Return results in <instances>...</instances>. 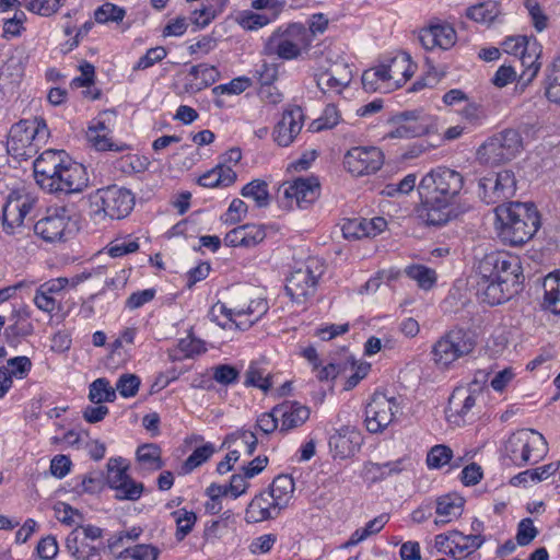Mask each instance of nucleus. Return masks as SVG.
<instances>
[{"mask_svg":"<svg viewBox=\"0 0 560 560\" xmlns=\"http://www.w3.org/2000/svg\"><path fill=\"white\" fill-rule=\"evenodd\" d=\"M477 273V295L489 305L502 304L522 290L521 260L506 252L486 254L478 264Z\"/></svg>","mask_w":560,"mask_h":560,"instance_id":"obj_1","label":"nucleus"},{"mask_svg":"<svg viewBox=\"0 0 560 560\" xmlns=\"http://www.w3.org/2000/svg\"><path fill=\"white\" fill-rule=\"evenodd\" d=\"M463 185L462 174L444 166H439L422 177L419 184L423 198L421 215L428 224L443 225L458 215L455 200Z\"/></svg>","mask_w":560,"mask_h":560,"instance_id":"obj_2","label":"nucleus"},{"mask_svg":"<svg viewBox=\"0 0 560 560\" xmlns=\"http://www.w3.org/2000/svg\"><path fill=\"white\" fill-rule=\"evenodd\" d=\"M36 184L55 195L83 191L89 185L85 167L63 150H45L33 163Z\"/></svg>","mask_w":560,"mask_h":560,"instance_id":"obj_3","label":"nucleus"},{"mask_svg":"<svg viewBox=\"0 0 560 560\" xmlns=\"http://www.w3.org/2000/svg\"><path fill=\"white\" fill-rule=\"evenodd\" d=\"M497 229L504 243L518 246L529 241L540 226L533 203L509 202L495 208Z\"/></svg>","mask_w":560,"mask_h":560,"instance_id":"obj_4","label":"nucleus"},{"mask_svg":"<svg viewBox=\"0 0 560 560\" xmlns=\"http://www.w3.org/2000/svg\"><path fill=\"white\" fill-rule=\"evenodd\" d=\"M477 346L474 331L453 328L442 335L432 346V361L439 370H451L456 362L471 355Z\"/></svg>","mask_w":560,"mask_h":560,"instance_id":"obj_5","label":"nucleus"},{"mask_svg":"<svg viewBox=\"0 0 560 560\" xmlns=\"http://www.w3.org/2000/svg\"><path fill=\"white\" fill-rule=\"evenodd\" d=\"M49 137L43 118L22 119L11 126L7 150L16 160L33 158Z\"/></svg>","mask_w":560,"mask_h":560,"instance_id":"obj_6","label":"nucleus"},{"mask_svg":"<svg viewBox=\"0 0 560 560\" xmlns=\"http://www.w3.org/2000/svg\"><path fill=\"white\" fill-rule=\"evenodd\" d=\"M548 452L545 436L533 429H521L513 432L504 444V454L516 466L536 464Z\"/></svg>","mask_w":560,"mask_h":560,"instance_id":"obj_7","label":"nucleus"},{"mask_svg":"<svg viewBox=\"0 0 560 560\" xmlns=\"http://www.w3.org/2000/svg\"><path fill=\"white\" fill-rule=\"evenodd\" d=\"M310 46L307 30L302 24H291L284 31L273 32L264 45V55L283 60L296 59Z\"/></svg>","mask_w":560,"mask_h":560,"instance_id":"obj_8","label":"nucleus"},{"mask_svg":"<svg viewBox=\"0 0 560 560\" xmlns=\"http://www.w3.org/2000/svg\"><path fill=\"white\" fill-rule=\"evenodd\" d=\"M522 149L518 131L506 129L488 139L477 151V159L486 165H499L516 156Z\"/></svg>","mask_w":560,"mask_h":560,"instance_id":"obj_9","label":"nucleus"},{"mask_svg":"<svg viewBox=\"0 0 560 560\" xmlns=\"http://www.w3.org/2000/svg\"><path fill=\"white\" fill-rule=\"evenodd\" d=\"M231 311L236 320L237 329H248L268 311V303L262 298H253L250 288H241L234 291L231 301Z\"/></svg>","mask_w":560,"mask_h":560,"instance_id":"obj_10","label":"nucleus"},{"mask_svg":"<svg viewBox=\"0 0 560 560\" xmlns=\"http://www.w3.org/2000/svg\"><path fill=\"white\" fill-rule=\"evenodd\" d=\"M485 396L486 390L478 382H471L467 387L454 389L446 409L448 421L458 427L464 424L474 407L483 402Z\"/></svg>","mask_w":560,"mask_h":560,"instance_id":"obj_11","label":"nucleus"},{"mask_svg":"<svg viewBox=\"0 0 560 560\" xmlns=\"http://www.w3.org/2000/svg\"><path fill=\"white\" fill-rule=\"evenodd\" d=\"M323 266L315 258H308L301 267L292 271L287 280L285 290L292 300L303 302L313 295L317 280L323 275Z\"/></svg>","mask_w":560,"mask_h":560,"instance_id":"obj_12","label":"nucleus"},{"mask_svg":"<svg viewBox=\"0 0 560 560\" xmlns=\"http://www.w3.org/2000/svg\"><path fill=\"white\" fill-rule=\"evenodd\" d=\"M396 397L383 393H374L365 407V427L371 433L383 432L395 419L399 411Z\"/></svg>","mask_w":560,"mask_h":560,"instance_id":"obj_13","label":"nucleus"},{"mask_svg":"<svg viewBox=\"0 0 560 560\" xmlns=\"http://www.w3.org/2000/svg\"><path fill=\"white\" fill-rule=\"evenodd\" d=\"M516 180L513 172L501 171L479 180V195L488 205L498 203L514 196Z\"/></svg>","mask_w":560,"mask_h":560,"instance_id":"obj_14","label":"nucleus"},{"mask_svg":"<svg viewBox=\"0 0 560 560\" xmlns=\"http://www.w3.org/2000/svg\"><path fill=\"white\" fill-rule=\"evenodd\" d=\"M351 80L352 71L343 60H336L328 67H320L315 73L317 88L329 97L341 94Z\"/></svg>","mask_w":560,"mask_h":560,"instance_id":"obj_15","label":"nucleus"},{"mask_svg":"<svg viewBox=\"0 0 560 560\" xmlns=\"http://www.w3.org/2000/svg\"><path fill=\"white\" fill-rule=\"evenodd\" d=\"M35 206V199L28 194L12 191L2 208V226L8 234H14Z\"/></svg>","mask_w":560,"mask_h":560,"instance_id":"obj_16","label":"nucleus"},{"mask_svg":"<svg viewBox=\"0 0 560 560\" xmlns=\"http://www.w3.org/2000/svg\"><path fill=\"white\" fill-rule=\"evenodd\" d=\"M384 162L382 151L375 147H355L350 149L343 160L346 168L355 176L375 173Z\"/></svg>","mask_w":560,"mask_h":560,"instance_id":"obj_17","label":"nucleus"},{"mask_svg":"<svg viewBox=\"0 0 560 560\" xmlns=\"http://www.w3.org/2000/svg\"><path fill=\"white\" fill-rule=\"evenodd\" d=\"M435 129L434 119L422 112H406L397 117L396 127L387 133L390 139H409L430 133Z\"/></svg>","mask_w":560,"mask_h":560,"instance_id":"obj_18","label":"nucleus"},{"mask_svg":"<svg viewBox=\"0 0 560 560\" xmlns=\"http://www.w3.org/2000/svg\"><path fill=\"white\" fill-rule=\"evenodd\" d=\"M305 116L298 105H289L272 130L273 141L282 148L291 145L301 133Z\"/></svg>","mask_w":560,"mask_h":560,"instance_id":"obj_19","label":"nucleus"},{"mask_svg":"<svg viewBox=\"0 0 560 560\" xmlns=\"http://www.w3.org/2000/svg\"><path fill=\"white\" fill-rule=\"evenodd\" d=\"M98 197L105 215L110 219L119 220L127 217L135 206L131 191L116 185L100 189Z\"/></svg>","mask_w":560,"mask_h":560,"instance_id":"obj_20","label":"nucleus"},{"mask_svg":"<svg viewBox=\"0 0 560 560\" xmlns=\"http://www.w3.org/2000/svg\"><path fill=\"white\" fill-rule=\"evenodd\" d=\"M70 214L66 207L49 208L34 225V232L46 242L61 241L67 233Z\"/></svg>","mask_w":560,"mask_h":560,"instance_id":"obj_21","label":"nucleus"},{"mask_svg":"<svg viewBox=\"0 0 560 560\" xmlns=\"http://www.w3.org/2000/svg\"><path fill=\"white\" fill-rule=\"evenodd\" d=\"M319 184L316 178H296L283 185V196L288 206L307 208L318 196Z\"/></svg>","mask_w":560,"mask_h":560,"instance_id":"obj_22","label":"nucleus"},{"mask_svg":"<svg viewBox=\"0 0 560 560\" xmlns=\"http://www.w3.org/2000/svg\"><path fill=\"white\" fill-rule=\"evenodd\" d=\"M363 436L351 425L341 427L329 439V447L336 457L348 458L353 456L361 447Z\"/></svg>","mask_w":560,"mask_h":560,"instance_id":"obj_23","label":"nucleus"},{"mask_svg":"<svg viewBox=\"0 0 560 560\" xmlns=\"http://www.w3.org/2000/svg\"><path fill=\"white\" fill-rule=\"evenodd\" d=\"M273 411L280 418L281 433L302 427L311 415L310 408L296 400H285L275 406Z\"/></svg>","mask_w":560,"mask_h":560,"instance_id":"obj_24","label":"nucleus"},{"mask_svg":"<svg viewBox=\"0 0 560 560\" xmlns=\"http://www.w3.org/2000/svg\"><path fill=\"white\" fill-rule=\"evenodd\" d=\"M387 226L382 217L372 219L354 218L347 220L341 228L342 235L347 240H360L363 237H375Z\"/></svg>","mask_w":560,"mask_h":560,"instance_id":"obj_25","label":"nucleus"},{"mask_svg":"<svg viewBox=\"0 0 560 560\" xmlns=\"http://www.w3.org/2000/svg\"><path fill=\"white\" fill-rule=\"evenodd\" d=\"M419 40L427 50L434 48L446 50L455 45L456 32L448 24L431 25L420 31Z\"/></svg>","mask_w":560,"mask_h":560,"instance_id":"obj_26","label":"nucleus"},{"mask_svg":"<svg viewBox=\"0 0 560 560\" xmlns=\"http://www.w3.org/2000/svg\"><path fill=\"white\" fill-rule=\"evenodd\" d=\"M385 69L386 78L393 85V91L405 84L415 72V65L410 56L401 52L382 63Z\"/></svg>","mask_w":560,"mask_h":560,"instance_id":"obj_27","label":"nucleus"},{"mask_svg":"<svg viewBox=\"0 0 560 560\" xmlns=\"http://www.w3.org/2000/svg\"><path fill=\"white\" fill-rule=\"evenodd\" d=\"M275 504L276 502L267 491L258 493L252 499L246 509L245 521L247 523H259L276 518L281 510Z\"/></svg>","mask_w":560,"mask_h":560,"instance_id":"obj_28","label":"nucleus"},{"mask_svg":"<svg viewBox=\"0 0 560 560\" xmlns=\"http://www.w3.org/2000/svg\"><path fill=\"white\" fill-rule=\"evenodd\" d=\"M266 237L265 229L257 224H244L225 234L224 242L232 247H253Z\"/></svg>","mask_w":560,"mask_h":560,"instance_id":"obj_29","label":"nucleus"},{"mask_svg":"<svg viewBox=\"0 0 560 560\" xmlns=\"http://www.w3.org/2000/svg\"><path fill=\"white\" fill-rule=\"evenodd\" d=\"M465 500L453 492L436 498L435 501V525H445L457 520L464 510Z\"/></svg>","mask_w":560,"mask_h":560,"instance_id":"obj_30","label":"nucleus"},{"mask_svg":"<svg viewBox=\"0 0 560 560\" xmlns=\"http://www.w3.org/2000/svg\"><path fill=\"white\" fill-rule=\"evenodd\" d=\"M67 285V278L63 277L51 279L40 284L34 296L35 305L43 312H54L58 306L55 294L60 293Z\"/></svg>","mask_w":560,"mask_h":560,"instance_id":"obj_31","label":"nucleus"},{"mask_svg":"<svg viewBox=\"0 0 560 560\" xmlns=\"http://www.w3.org/2000/svg\"><path fill=\"white\" fill-rule=\"evenodd\" d=\"M112 131L102 117L94 119L86 130L89 143L97 151H122L126 147L118 145L112 140Z\"/></svg>","mask_w":560,"mask_h":560,"instance_id":"obj_32","label":"nucleus"},{"mask_svg":"<svg viewBox=\"0 0 560 560\" xmlns=\"http://www.w3.org/2000/svg\"><path fill=\"white\" fill-rule=\"evenodd\" d=\"M541 55V47L537 40L529 42L526 51L520 54L518 61L523 67L520 74V82L523 85L529 84L538 74L541 62L539 61Z\"/></svg>","mask_w":560,"mask_h":560,"instance_id":"obj_33","label":"nucleus"},{"mask_svg":"<svg viewBox=\"0 0 560 560\" xmlns=\"http://www.w3.org/2000/svg\"><path fill=\"white\" fill-rule=\"evenodd\" d=\"M66 548L75 560H101L100 550L80 537L79 528L68 535Z\"/></svg>","mask_w":560,"mask_h":560,"instance_id":"obj_34","label":"nucleus"},{"mask_svg":"<svg viewBox=\"0 0 560 560\" xmlns=\"http://www.w3.org/2000/svg\"><path fill=\"white\" fill-rule=\"evenodd\" d=\"M295 485L289 475L277 476L267 492L281 511L284 510L293 498Z\"/></svg>","mask_w":560,"mask_h":560,"instance_id":"obj_35","label":"nucleus"},{"mask_svg":"<svg viewBox=\"0 0 560 560\" xmlns=\"http://www.w3.org/2000/svg\"><path fill=\"white\" fill-rule=\"evenodd\" d=\"M544 92L549 102L560 105V55L546 67Z\"/></svg>","mask_w":560,"mask_h":560,"instance_id":"obj_36","label":"nucleus"},{"mask_svg":"<svg viewBox=\"0 0 560 560\" xmlns=\"http://www.w3.org/2000/svg\"><path fill=\"white\" fill-rule=\"evenodd\" d=\"M544 305L560 314V270L550 272L544 279Z\"/></svg>","mask_w":560,"mask_h":560,"instance_id":"obj_37","label":"nucleus"},{"mask_svg":"<svg viewBox=\"0 0 560 560\" xmlns=\"http://www.w3.org/2000/svg\"><path fill=\"white\" fill-rule=\"evenodd\" d=\"M362 84L366 92L389 93L393 91V85L387 80L382 63L363 72Z\"/></svg>","mask_w":560,"mask_h":560,"instance_id":"obj_38","label":"nucleus"},{"mask_svg":"<svg viewBox=\"0 0 560 560\" xmlns=\"http://www.w3.org/2000/svg\"><path fill=\"white\" fill-rule=\"evenodd\" d=\"M244 385L257 387L267 393L272 387L271 375L259 362H252L245 372Z\"/></svg>","mask_w":560,"mask_h":560,"instance_id":"obj_39","label":"nucleus"},{"mask_svg":"<svg viewBox=\"0 0 560 560\" xmlns=\"http://www.w3.org/2000/svg\"><path fill=\"white\" fill-rule=\"evenodd\" d=\"M250 85V80L246 77H238L231 80L229 83L217 85L212 89L214 95V105L218 108H223L225 103L222 98L223 95H238L243 93Z\"/></svg>","mask_w":560,"mask_h":560,"instance_id":"obj_40","label":"nucleus"},{"mask_svg":"<svg viewBox=\"0 0 560 560\" xmlns=\"http://www.w3.org/2000/svg\"><path fill=\"white\" fill-rule=\"evenodd\" d=\"M89 399L93 404L113 402L116 399V389L107 378H96L90 384Z\"/></svg>","mask_w":560,"mask_h":560,"instance_id":"obj_41","label":"nucleus"},{"mask_svg":"<svg viewBox=\"0 0 560 560\" xmlns=\"http://www.w3.org/2000/svg\"><path fill=\"white\" fill-rule=\"evenodd\" d=\"M242 196L250 198L259 208H265L270 202L268 185L261 179H254L242 188Z\"/></svg>","mask_w":560,"mask_h":560,"instance_id":"obj_42","label":"nucleus"},{"mask_svg":"<svg viewBox=\"0 0 560 560\" xmlns=\"http://www.w3.org/2000/svg\"><path fill=\"white\" fill-rule=\"evenodd\" d=\"M406 275L415 280L419 288L431 289L436 282V273L433 269L423 265H412L405 269Z\"/></svg>","mask_w":560,"mask_h":560,"instance_id":"obj_43","label":"nucleus"},{"mask_svg":"<svg viewBox=\"0 0 560 560\" xmlns=\"http://www.w3.org/2000/svg\"><path fill=\"white\" fill-rule=\"evenodd\" d=\"M226 1L228 0H214V4L205 5L200 10H196L191 19L192 23L198 28L208 26L211 21L223 11Z\"/></svg>","mask_w":560,"mask_h":560,"instance_id":"obj_44","label":"nucleus"},{"mask_svg":"<svg viewBox=\"0 0 560 560\" xmlns=\"http://www.w3.org/2000/svg\"><path fill=\"white\" fill-rule=\"evenodd\" d=\"M137 458L140 464L150 470L162 468L161 450L155 444H144L137 450Z\"/></svg>","mask_w":560,"mask_h":560,"instance_id":"obj_45","label":"nucleus"},{"mask_svg":"<svg viewBox=\"0 0 560 560\" xmlns=\"http://www.w3.org/2000/svg\"><path fill=\"white\" fill-rule=\"evenodd\" d=\"M208 316L211 322L224 329H231L233 326L236 328L237 318L234 317L231 306L228 307L224 303L217 302L213 304Z\"/></svg>","mask_w":560,"mask_h":560,"instance_id":"obj_46","label":"nucleus"},{"mask_svg":"<svg viewBox=\"0 0 560 560\" xmlns=\"http://www.w3.org/2000/svg\"><path fill=\"white\" fill-rule=\"evenodd\" d=\"M499 14V9L495 2L487 1L474 5L467 10L466 15L478 23H490Z\"/></svg>","mask_w":560,"mask_h":560,"instance_id":"obj_47","label":"nucleus"},{"mask_svg":"<svg viewBox=\"0 0 560 560\" xmlns=\"http://www.w3.org/2000/svg\"><path fill=\"white\" fill-rule=\"evenodd\" d=\"M485 542V538L479 535H464V534H456L454 544L455 548L452 549V552L455 553L458 551V553L462 557L468 556L479 549L482 544Z\"/></svg>","mask_w":560,"mask_h":560,"instance_id":"obj_48","label":"nucleus"},{"mask_svg":"<svg viewBox=\"0 0 560 560\" xmlns=\"http://www.w3.org/2000/svg\"><path fill=\"white\" fill-rule=\"evenodd\" d=\"M340 121V113L335 105H327L322 116L313 120L310 125V129L313 132H319L326 129H331L337 126Z\"/></svg>","mask_w":560,"mask_h":560,"instance_id":"obj_49","label":"nucleus"},{"mask_svg":"<svg viewBox=\"0 0 560 560\" xmlns=\"http://www.w3.org/2000/svg\"><path fill=\"white\" fill-rule=\"evenodd\" d=\"M176 522V539L183 540L192 529L197 516L192 511H186L185 509L177 510L172 513Z\"/></svg>","mask_w":560,"mask_h":560,"instance_id":"obj_50","label":"nucleus"},{"mask_svg":"<svg viewBox=\"0 0 560 560\" xmlns=\"http://www.w3.org/2000/svg\"><path fill=\"white\" fill-rule=\"evenodd\" d=\"M230 443H238V446L243 447L248 456H252L257 447L258 440L252 431L240 430L229 434L225 438L223 445Z\"/></svg>","mask_w":560,"mask_h":560,"instance_id":"obj_51","label":"nucleus"},{"mask_svg":"<svg viewBox=\"0 0 560 560\" xmlns=\"http://www.w3.org/2000/svg\"><path fill=\"white\" fill-rule=\"evenodd\" d=\"M139 249L137 238L131 236L119 237L112 241L107 246V253L110 257L117 258L135 253Z\"/></svg>","mask_w":560,"mask_h":560,"instance_id":"obj_52","label":"nucleus"},{"mask_svg":"<svg viewBox=\"0 0 560 560\" xmlns=\"http://www.w3.org/2000/svg\"><path fill=\"white\" fill-rule=\"evenodd\" d=\"M107 481L110 488H121L122 482L129 477L127 466L121 458H110L107 463Z\"/></svg>","mask_w":560,"mask_h":560,"instance_id":"obj_53","label":"nucleus"},{"mask_svg":"<svg viewBox=\"0 0 560 560\" xmlns=\"http://www.w3.org/2000/svg\"><path fill=\"white\" fill-rule=\"evenodd\" d=\"M189 74L195 79L200 80V83L197 85L198 90L213 84L220 75L214 66H209L207 63L192 66L190 68Z\"/></svg>","mask_w":560,"mask_h":560,"instance_id":"obj_54","label":"nucleus"},{"mask_svg":"<svg viewBox=\"0 0 560 560\" xmlns=\"http://www.w3.org/2000/svg\"><path fill=\"white\" fill-rule=\"evenodd\" d=\"M126 15L125 9L106 2L98 7L94 12L95 21L98 23H108V22H121Z\"/></svg>","mask_w":560,"mask_h":560,"instance_id":"obj_55","label":"nucleus"},{"mask_svg":"<svg viewBox=\"0 0 560 560\" xmlns=\"http://www.w3.org/2000/svg\"><path fill=\"white\" fill-rule=\"evenodd\" d=\"M404 469L402 460L387 462L384 464L369 463L365 465V471L368 475H372V479L385 478L393 474H399Z\"/></svg>","mask_w":560,"mask_h":560,"instance_id":"obj_56","label":"nucleus"},{"mask_svg":"<svg viewBox=\"0 0 560 560\" xmlns=\"http://www.w3.org/2000/svg\"><path fill=\"white\" fill-rule=\"evenodd\" d=\"M160 550L152 545H137L126 548L119 553V558H132L133 560H156Z\"/></svg>","mask_w":560,"mask_h":560,"instance_id":"obj_57","label":"nucleus"},{"mask_svg":"<svg viewBox=\"0 0 560 560\" xmlns=\"http://www.w3.org/2000/svg\"><path fill=\"white\" fill-rule=\"evenodd\" d=\"M452 457L453 451L444 444H439L429 451L427 464L430 468H441L448 464Z\"/></svg>","mask_w":560,"mask_h":560,"instance_id":"obj_58","label":"nucleus"},{"mask_svg":"<svg viewBox=\"0 0 560 560\" xmlns=\"http://www.w3.org/2000/svg\"><path fill=\"white\" fill-rule=\"evenodd\" d=\"M63 2L65 0H30L25 3V8L42 16H50L59 10Z\"/></svg>","mask_w":560,"mask_h":560,"instance_id":"obj_59","label":"nucleus"},{"mask_svg":"<svg viewBox=\"0 0 560 560\" xmlns=\"http://www.w3.org/2000/svg\"><path fill=\"white\" fill-rule=\"evenodd\" d=\"M213 453L214 447L211 443H206L205 445L197 447L186 459L184 465L185 469L187 471H191L192 469L207 462Z\"/></svg>","mask_w":560,"mask_h":560,"instance_id":"obj_60","label":"nucleus"},{"mask_svg":"<svg viewBox=\"0 0 560 560\" xmlns=\"http://www.w3.org/2000/svg\"><path fill=\"white\" fill-rule=\"evenodd\" d=\"M140 387V378L135 374H122L117 383L115 389L125 398L133 397L137 395Z\"/></svg>","mask_w":560,"mask_h":560,"instance_id":"obj_61","label":"nucleus"},{"mask_svg":"<svg viewBox=\"0 0 560 560\" xmlns=\"http://www.w3.org/2000/svg\"><path fill=\"white\" fill-rule=\"evenodd\" d=\"M147 166L148 161L136 154H127L118 161V168L126 174L144 172Z\"/></svg>","mask_w":560,"mask_h":560,"instance_id":"obj_62","label":"nucleus"},{"mask_svg":"<svg viewBox=\"0 0 560 560\" xmlns=\"http://www.w3.org/2000/svg\"><path fill=\"white\" fill-rule=\"evenodd\" d=\"M143 492V485L135 481L130 476L122 482L121 488L116 489V498L119 500H138Z\"/></svg>","mask_w":560,"mask_h":560,"instance_id":"obj_63","label":"nucleus"},{"mask_svg":"<svg viewBox=\"0 0 560 560\" xmlns=\"http://www.w3.org/2000/svg\"><path fill=\"white\" fill-rule=\"evenodd\" d=\"M5 368H9L11 380L13 377L24 378L32 369V362L27 357H15L8 360Z\"/></svg>","mask_w":560,"mask_h":560,"instance_id":"obj_64","label":"nucleus"}]
</instances>
